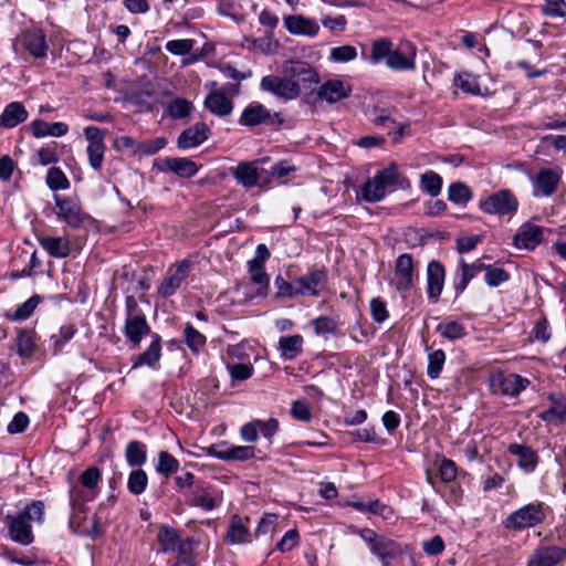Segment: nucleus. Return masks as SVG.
I'll use <instances>...</instances> for the list:
<instances>
[{"instance_id": "nucleus-27", "label": "nucleus", "mask_w": 566, "mask_h": 566, "mask_svg": "<svg viewBox=\"0 0 566 566\" xmlns=\"http://www.w3.org/2000/svg\"><path fill=\"white\" fill-rule=\"evenodd\" d=\"M283 71L289 77H295L306 84L318 83L317 72L307 63L301 61H290L285 63Z\"/></svg>"}, {"instance_id": "nucleus-58", "label": "nucleus", "mask_w": 566, "mask_h": 566, "mask_svg": "<svg viewBox=\"0 0 566 566\" xmlns=\"http://www.w3.org/2000/svg\"><path fill=\"white\" fill-rule=\"evenodd\" d=\"M446 484H447V486L443 491H441L440 489H437V492L439 494H441L442 497H444L447 503L460 505L462 496H463V490L460 486V484L455 483V482L446 483Z\"/></svg>"}, {"instance_id": "nucleus-28", "label": "nucleus", "mask_w": 566, "mask_h": 566, "mask_svg": "<svg viewBox=\"0 0 566 566\" xmlns=\"http://www.w3.org/2000/svg\"><path fill=\"white\" fill-rule=\"evenodd\" d=\"M509 452L516 457L517 464L525 472H533L538 463V454L532 448L520 444V443H511L509 446Z\"/></svg>"}, {"instance_id": "nucleus-5", "label": "nucleus", "mask_w": 566, "mask_h": 566, "mask_svg": "<svg viewBox=\"0 0 566 566\" xmlns=\"http://www.w3.org/2000/svg\"><path fill=\"white\" fill-rule=\"evenodd\" d=\"M102 480V472L97 467H90L80 475V483L88 491L85 492L77 486L70 490V504L74 512H84L85 502L91 501L96 495L95 489Z\"/></svg>"}, {"instance_id": "nucleus-55", "label": "nucleus", "mask_w": 566, "mask_h": 566, "mask_svg": "<svg viewBox=\"0 0 566 566\" xmlns=\"http://www.w3.org/2000/svg\"><path fill=\"white\" fill-rule=\"evenodd\" d=\"M484 271L485 282L491 287L500 286L501 284L507 282L511 277L510 273L503 268L486 264V269Z\"/></svg>"}, {"instance_id": "nucleus-17", "label": "nucleus", "mask_w": 566, "mask_h": 566, "mask_svg": "<svg viewBox=\"0 0 566 566\" xmlns=\"http://www.w3.org/2000/svg\"><path fill=\"white\" fill-rule=\"evenodd\" d=\"M190 265V261L182 260L174 270L170 269L158 286V294L165 298L172 296L188 277Z\"/></svg>"}, {"instance_id": "nucleus-45", "label": "nucleus", "mask_w": 566, "mask_h": 566, "mask_svg": "<svg viewBox=\"0 0 566 566\" xmlns=\"http://www.w3.org/2000/svg\"><path fill=\"white\" fill-rule=\"evenodd\" d=\"M197 545L198 541L196 538H185L184 544L177 551V558L172 566H196L193 547Z\"/></svg>"}, {"instance_id": "nucleus-38", "label": "nucleus", "mask_w": 566, "mask_h": 566, "mask_svg": "<svg viewBox=\"0 0 566 566\" xmlns=\"http://www.w3.org/2000/svg\"><path fill=\"white\" fill-rule=\"evenodd\" d=\"M349 92L339 80H331L324 83L318 90V97L329 103H335L347 96Z\"/></svg>"}, {"instance_id": "nucleus-56", "label": "nucleus", "mask_w": 566, "mask_h": 566, "mask_svg": "<svg viewBox=\"0 0 566 566\" xmlns=\"http://www.w3.org/2000/svg\"><path fill=\"white\" fill-rule=\"evenodd\" d=\"M255 457V448L252 446H229L227 447L226 461H248Z\"/></svg>"}, {"instance_id": "nucleus-36", "label": "nucleus", "mask_w": 566, "mask_h": 566, "mask_svg": "<svg viewBox=\"0 0 566 566\" xmlns=\"http://www.w3.org/2000/svg\"><path fill=\"white\" fill-rule=\"evenodd\" d=\"M232 176L237 182L245 188H252L258 184L259 172L254 163L241 161L232 169Z\"/></svg>"}, {"instance_id": "nucleus-20", "label": "nucleus", "mask_w": 566, "mask_h": 566, "mask_svg": "<svg viewBox=\"0 0 566 566\" xmlns=\"http://www.w3.org/2000/svg\"><path fill=\"white\" fill-rule=\"evenodd\" d=\"M446 280V268L438 261L432 260L427 266V294L434 302L440 297Z\"/></svg>"}, {"instance_id": "nucleus-54", "label": "nucleus", "mask_w": 566, "mask_h": 566, "mask_svg": "<svg viewBox=\"0 0 566 566\" xmlns=\"http://www.w3.org/2000/svg\"><path fill=\"white\" fill-rule=\"evenodd\" d=\"M446 361V354L442 349H436L428 356L427 374L431 379L440 376Z\"/></svg>"}, {"instance_id": "nucleus-63", "label": "nucleus", "mask_w": 566, "mask_h": 566, "mask_svg": "<svg viewBox=\"0 0 566 566\" xmlns=\"http://www.w3.org/2000/svg\"><path fill=\"white\" fill-rule=\"evenodd\" d=\"M227 367L233 380L243 381L253 374V366L251 364H228Z\"/></svg>"}, {"instance_id": "nucleus-51", "label": "nucleus", "mask_w": 566, "mask_h": 566, "mask_svg": "<svg viewBox=\"0 0 566 566\" xmlns=\"http://www.w3.org/2000/svg\"><path fill=\"white\" fill-rule=\"evenodd\" d=\"M148 484V476L146 472L140 469L136 468L129 473L128 481H127V489L128 491L134 495L142 494Z\"/></svg>"}, {"instance_id": "nucleus-41", "label": "nucleus", "mask_w": 566, "mask_h": 566, "mask_svg": "<svg viewBox=\"0 0 566 566\" xmlns=\"http://www.w3.org/2000/svg\"><path fill=\"white\" fill-rule=\"evenodd\" d=\"M367 99H373V97L364 96L360 102L363 112L366 115H373L371 122L377 126H385L387 123L395 124V120L390 117V111L388 108H380L376 105H371L370 103H366Z\"/></svg>"}, {"instance_id": "nucleus-4", "label": "nucleus", "mask_w": 566, "mask_h": 566, "mask_svg": "<svg viewBox=\"0 0 566 566\" xmlns=\"http://www.w3.org/2000/svg\"><path fill=\"white\" fill-rule=\"evenodd\" d=\"M548 512L549 506L543 502L528 503L509 514L503 521V526L513 532L533 528L544 523Z\"/></svg>"}, {"instance_id": "nucleus-16", "label": "nucleus", "mask_w": 566, "mask_h": 566, "mask_svg": "<svg viewBox=\"0 0 566 566\" xmlns=\"http://www.w3.org/2000/svg\"><path fill=\"white\" fill-rule=\"evenodd\" d=\"M531 381L517 374L504 375L502 373L492 377L491 385L495 391L503 396L516 397L525 390Z\"/></svg>"}, {"instance_id": "nucleus-8", "label": "nucleus", "mask_w": 566, "mask_h": 566, "mask_svg": "<svg viewBox=\"0 0 566 566\" xmlns=\"http://www.w3.org/2000/svg\"><path fill=\"white\" fill-rule=\"evenodd\" d=\"M106 132L97 126H87L84 128V136L88 145L86 154L91 168L97 172L102 170L106 145L104 142Z\"/></svg>"}, {"instance_id": "nucleus-49", "label": "nucleus", "mask_w": 566, "mask_h": 566, "mask_svg": "<svg viewBox=\"0 0 566 566\" xmlns=\"http://www.w3.org/2000/svg\"><path fill=\"white\" fill-rule=\"evenodd\" d=\"M168 114L174 119H184L190 116L193 111L192 102L177 97L168 104Z\"/></svg>"}, {"instance_id": "nucleus-26", "label": "nucleus", "mask_w": 566, "mask_h": 566, "mask_svg": "<svg viewBox=\"0 0 566 566\" xmlns=\"http://www.w3.org/2000/svg\"><path fill=\"white\" fill-rule=\"evenodd\" d=\"M359 536L368 545L373 554L380 558L390 556L392 541L387 539L382 536H378L377 533L370 528H363L359 531Z\"/></svg>"}, {"instance_id": "nucleus-61", "label": "nucleus", "mask_w": 566, "mask_h": 566, "mask_svg": "<svg viewBox=\"0 0 566 566\" xmlns=\"http://www.w3.org/2000/svg\"><path fill=\"white\" fill-rule=\"evenodd\" d=\"M369 310L374 322H376L377 324L384 323L389 316L387 304L380 297H374L370 301Z\"/></svg>"}, {"instance_id": "nucleus-1", "label": "nucleus", "mask_w": 566, "mask_h": 566, "mask_svg": "<svg viewBox=\"0 0 566 566\" xmlns=\"http://www.w3.org/2000/svg\"><path fill=\"white\" fill-rule=\"evenodd\" d=\"M416 54L417 48L409 40L403 39L394 45L388 39H380L374 42L369 60L374 64L385 61L389 69L397 72L413 71Z\"/></svg>"}, {"instance_id": "nucleus-13", "label": "nucleus", "mask_w": 566, "mask_h": 566, "mask_svg": "<svg viewBox=\"0 0 566 566\" xmlns=\"http://www.w3.org/2000/svg\"><path fill=\"white\" fill-rule=\"evenodd\" d=\"M413 276L415 270L411 254L403 253L399 255L396 260L391 284L400 293L408 292L412 287Z\"/></svg>"}, {"instance_id": "nucleus-52", "label": "nucleus", "mask_w": 566, "mask_h": 566, "mask_svg": "<svg viewBox=\"0 0 566 566\" xmlns=\"http://www.w3.org/2000/svg\"><path fill=\"white\" fill-rule=\"evenodd\" d=\"M179 469L178 460L168 451H160L158 454V464L156 471L165 476H170Z\"/></svg>"}, {"instance_id": "nucleus-50", "label": "nucleus", "mask_w": 566, "mask_h": 566, "mask_svg": "<svg viewBox=\"0 0 566 566\" xmlns=\"http://www.w3.org/2000/svg\"><path fill=\"white\" fill-rule=\"evenodd\" d=\"M171 172L180 178H191L198 172V166L189 158L174 157Z\"/></svg>"}, {"instance_id": "nucleus-37", "label": "nucleus", "mask_w": 566, "mask_h": 566, "mask_svg": "<svg viewBox=\"0 0 566 566\" xmlns=\"http://www.w3.org/2000/svg\"><path fill=\"white\" fill-rule=\"evenodd\" d=\"M40 245L53 258L63 259L70 255L71 248L67 239L60 237H41Z\"/></svg>"}, {"instance_id": "nucleus-2", "label": "nucleus", "mask_w": 566, "mask_h": 566, "mask_svg": "<svg viewBox=\"0 0 566 566\" xmlns=\"http://www.w3.org/2000/svg\"><path fill=\"white\" fill-rule=\"evenodd\" d=\"M410 188L409 178L399 170L397 164L391 163L365 182L361 188V198L367 202H377L384 199L387 192L405 191Z\"/></svg>"}, {"instance_id": "nucleus-34", "label": "nucleus", "mask_w": 566, "mask_h": 566, "mask_svg": "<svg viewBox=\"0 0 566 566\" xmlns=\"http://www.w3.org/2000/svg\"><path fill=\"white\" fill-rule=\"evenodd\" d=\"M27 118L28 111L24 105L20 102H12L4 107L0 116V124L6 128H13L25 122Z\"/></svg>"}, {"instance_id": "nucleus-14", "label": "nucleus", "mask_w": 566, "mask_h": 566, "mask_svg": "<svg viewBox=\"0 0 566 566\" xmlns=\"http://www.w3.org/2000/svg\"><path fill=\"white\" fill-rule=\"evenodd\" d=\"M566 558V548L558 545H538L526 566H557Z\"/></svg>"}, {"instance_id": "nucleus-42", "label": "nucleus", "mask_w": 566, "mask_h": 566, "mask_svg": "<svg viewBox=\"0 0 566 566\" xmlns=\"http://www.w3.org/2000/svg\"><path fill=\"white\" fill-rule=\"evenodd\" d=\"M436 332L439 333L443 338L455 342L467 336L465 326L458 321H446L439 323L436 327Z\"/></svg>"}, {"instance_id": "nucleus-11", "label": "nucleus", "mask_w": 566, "mask_h": 566, "mask_svg": "<svg viewBox=\"0 0 566 566\" xmlns=\"http://www.w3.org/2000/svg\"><path fill=\"white\" fill-rule=\"evenodd\" d=\"M545 229L531 221L523 222L516 230L512 244L520 250L534 251L544 241Z\"/></svg>"}, {"instance_id": "nucleus-32", "label": "nucleus", "mask_w": 566, "mask_h": 566, "mask_svg": "<svg viewBox=\"0 0 566 566\" xmlns=\"http://www.w3.org/2000/svg\"><path fill=\"white\" fill-rule=\"evenodd\" d=\"M250 537L249 526L244 523V520L238 514L232 515L224 541L230 544H241L250 542Z\"/></svg>"}, {"instance_id": "nucleus-44", "label": "nucleus", "mask_w": 566, "mask_h": 566, "mask_svg": "<svg viewBox=\"0 0 566 566\" xmlns=\"http://www.w3.org/2000/svg\"><path fill=\"white\" fill-rule=\"evenodd\" d=\"M40 302V295L35 294L31 296L29 300H27L24 303L19 305L15 311L7 312L4 316L13 322L25 321L33 314Z\"/></svg>"}, {"instance_id": "nucleus-60", "label": "nucleus", "mask_w": 566, "mask_h": 566, "mask_svg": "<svg viewBox=\"0 0 566 566\" xmlns=\"http://www.w3.org/2000/svg\"><path fill=\"white\" fill-rule=\"evenodd\" d=\"M552 332L548 321L545 316H542L534 325L531 338L541 343H547L551 339Z\"/></svg>"}, {"instance_id": "nucleus-25", "label": "nucleus", "mask_w": 566, "mask_h": 566, "mask_svg": "<svg viewBox=\"0 0 566 566\" xmlns=\"http://www.w3.org/2000/svg\"><path fill=\"white\" fill-rule=\"evenodd\" d=\"M326 274L324 271H314L296 280L297 295L316 296L325 287Z\"/></svg>"}, {"instance_id": "nucleus-39", "label": "nucleus", "mask_w": 566, "mask_h": 566, "mask_svg": "<svg viewBox=\"0 0 566 566\" xmlns=\"http://www.w3.org/2000/svg\"><path fill=\"white\" fill-rule=\"evenodd\" d=\"M125 459L129 467L140 468L147 461L146 446L137 440L129 441L126 446Z\"/></svg>"}, {"instance_id": "nucleus-15", "label": "nucleus", "mask_w": 566, "mask_h": 566, "mask_svg": "<svg viewBox=\"0 0 566 566\" xmlns=\"http://www.w3.org/2000/svg\"><path fill=\"white\" fill-rule=\"evenodd\" d=\"M186 502L190 506L212 511L220 504L221 499H219L218 494L209 484L200 482L196 483L193 490L187 494Z\"/></svg>"}, {"instance_id": "nucleus-33", "label": "nucleus", "mask_w": 566, "mask_h": 566, "mask_svg": "<svg viewBox=\"0 0 566 566\" xmlns=\"http://www.w3.org/2000/svg\"><path fill=\"white\" fill-rule=\"evenodd\" d=\"M157 542L160 545L161 553H172L179 549L180 545L184 544V539L177 528L163 525L159 527L157 534Z\"/></svg>"}, {"instance_id": "nucleus-59", "label": "nucleus", "mask_w": 566, "mask_h": 566, "mask_svg": "<svg viewBox=\"0 0 566 566\" xmlns=\"http://www.w3.org/2000/svg\"><path fill=\"white\" fill-rule=\"evenodd\" d=\"M356 442L385 444L386 439L378 436L375 426H366L360 429H356Z\"/></svg>"}, {"instance_id": "nucleus-53", "label": "nucleus", "mask_w": 566, "mask_h": 566, "mask_svg": "<svg viewBox=\"0 0 566 566\" xmlns=\"http://www.w3.org/2000/svg\"><path fill=\"white\" fill-rule=\"evenodd\" d=\"M46 185L53 190H65L70 187V181L61 168L51 167L46 174Z\"/></svg>"}, {"instance_id": "nucleus-62", "label": "nucleus", "mask_w": 566, "mask_h": 566, "mask_svg": "<svg viewBox=\"0 0 566 566\" xmlns=\"http://www.w3.org/2000/svg\"><path fill=\"white\" fill-rule=\"evenodd\" d=\"M249 273L251 275V280L261 286H269V276L265 272L264 264H260L258 261H249L248 262Z\"/></svg>"}, {"instance_id": "nucleus-40", "label": "nucleus", "mask_w": 566, "mask_h": 566, "mask_svg": "<svg viewBox=\"0 0 566 566\" xmlns=\"http://www.w3.org/2000/svg\"><path fill=\"white\" fill-rule=\"evenodd\" d=\"M454 85L460 88L463 93L470 95H482L479 76L469 73V72H460L454 75L453 80Z\"/></svg>"}, {"instance_id": "nucleus-46", "label": "nucleus", "mask_w": 566, "mask_h": 566, "mask_svg": "<svg viewBox=\"0 0 566 566\" xmlns=\"http://www.w3.org/2000/svg\"><path fill=\"white\" fill-rule=\"evenodd\" d=\"M472 198V190L462 181H454L448 188V199L455 205L465 206Z\"/></svg>"}, {"instance_id": "nucleus-6", "label": "nucleus", "mask_w": 566, "mask_h": 566, "mask_svg": "<svg viewBox=\"0 0 566 566\" xmlns=\"http://www.w3.org/2000/svg\"><path fill=\"white\" fill-rule=\"evenodd\" d=\"M239 124L250 128L259 125L279 128L284 124V116L281 112L271 113L259 102H252L242 111Z\"/></svg>"}, {"instance_id": "nucleus-48", "label": "nucleus", "mask_w": 566, "mask_h": 566, "mask_svg": "<svg viewBox=\"0 0 566 566\" xmlns=\"http://www.w3.org/2000/svg\"><path fill=\"white\" fill-rule=\"evenodd\" d=\"M420 187L431 197H437L442 189V178L439 174L428 170L420 177Z\"/></svg>"}, {"instance_id": "nucleus-47", "label": "nucleus", "mask_w": 566, "mask_h": 566, "mask_svg": "<svg viewBox=\"0 0 566 566\" xmlns=\"http://www.w3.org/2000/svg\"><path fill=\"white\" fill-rule=\"evenodd\" d=\"M184 339L187 347L193 353L199 354L205 347L207 338L197 331L190 323H187L184 329Z\"/></svg>"}, {"instance_id": "nucleus-21", "label": "nucleus", "mask_w": 566, "mask_h": 566, "mask_svg": "<svg viewBox=\"0 0 566 566\" xmlns=\"http://www.w3.org/2000/svg\"><path fill=\"white\" fill-rule=\"evenodd\" d=\"M210 128L202 122L185 129L178 136L177 145L180 149H189L201 145L209 138Z\"/></svg>"}, {"instance_id": "nucleus-3", "label": "nucleus", "mask_w": 566, "mask_h": 566, "mask_svg": "<svg viewBox=\"0 0 566 566\" xmlns=\"http://www.w3.org/2000/svg\"><path fill=\"white\" fill-rule=\"evenodd\" d=\"M44 503L40 500L32 501L17 515L8 514L6 522L10 538L20 545H30L34 541L31 523L43 522Z\"/></svg>"}, {"instance_id": "nucleus-35", "label": "nucleus", "mask_w": 566, "mask_h": 566, "mask_svg": "<svg viewBox=\"0 0 566 566\" xmlns=\"http://www.w3.org/2000/svg\"><path fill=\"white\" fill-rule=\"evenodd\" d=\"M13 49L17 52L28 51L34 57H44L49 45L45 38H15Z\"/></svg>"}, {"instance_id": "nucleus-31", "label": "nucleus", "mask_w": 566, "mask_h": 566, "mask_svg": "<svg viewBox=\"0 0 566 566\" xmlns=\"http://www.w3.org/2000/svg\"><path fill=\"white\" fill-rule=\"evenodd\" d=\"M205 106L210 113L224 117L231 114L233 102L224 95V92H211L205 99Z\"/></svg>"}, {"instance_id": "nucleus-64", "label": "nucleus", "mask_w": 566, "mask_h": 566, "mask_svg": "<svg viewBox=\"0 0 566 566\" xmlns=\"http://www.w3.org/2000/svg\"><path fill=\"white\" fill-rule=\"evenodd\" d=\"M458 474V468L454 461L443 459L439 465V476L443 483L454 482Z\"/></svg>"}, {"instance_id": "nucleus-43", "label": "nucleus", "mask_w": 566, "mask_h": 566, "mask_svg": "<svg viewBox=\"0 0 566 566\" xmlns=\"http://www.w3.org/2000/svg\"><path fill=\"white\" fill-rule=\"evenodd\" d=\"M303 337L301 335L283 336L279 340V349L285 359H294L302 353Z\"/></svg>"}, {"instance_id": "nucleus-57", "label": "nucleus", "mask_w": 566, "mask_h": 566, "mask_svg": "<svg viewBox=\"0 0 566 566\" xmlns=\"http://www.w3.org/2000/svg\"><path fill=\"white\" fill-rule=\"evenodd\" d=\"M166 145L167 139L165 137H157L147 142H140L135 149V154L142 156H151L163 149Z\"/></svg>"}, {"instance_id": "nucleus-19", "label": "nucleus", "mask_w": 566, "mask_h": 566, "mask_svg": "<svg viewBox=\"0 0 566 566\" xmlns=\"http://www.w3.org/2000/svg\"><path fill=\"white\" fill-rule=\"evenodd\" d=\"M560 175L551 168H542L532 180L533 196L535 198L551 197L558 187Z\"/></svg>"}, {"instance_id": "nucleus-12", "label": "nucleus", "mask_w": 566, "mask_h": 566, "mask_svg": "<svg viewBox=\"0 0 566 566\" xmlns=\"http://www.w3.org/2000/svg\"><path fill=\"white\" fill-rule=\"evenodd\" d=\"M279 430V421L275 418H270L266 421L255 419L241 427L240 434L245 442H255L259 439V433L272 442V438Z\"/></svg>"}, {"instance_id": "nucleus-29", "label": "nucleus", "mask_w": 566, "mask_h": 566, "mask_svg": "<svg viewBox=\"0 0 566 566\" xmlns=\"http://www.w3.org/2000/svg\"><path fill=\"white\" fill-rule=\"evenodd\" d=\"M356 511L363 514H373L377 516H381L385 520H388L392 516V509L380 502L377 497H356Z\"/></svg>"}, {"instance_id": "nucleus-23", "label": "nucleus", "mask_w": 566, "mask_h": 566, "mask_svg": "<svg viewBox=\"0 0 566 566\" xmlns=\"http://www.w3.org/2000/svg\"><path fill=\"white\" fill-rule=\"evenodd\" d=\"M551 406L544 410L539 418L548 423H558L566 418V395L557 391L548 395Z\"/></svg>"}, {"instance_id": "nucleus-22", "label": "nucleus", "mask_w": 566, "mask_h": 566, "mask_svg": "<svg viewBox=\"0 0 566 566\" xmlns=\"http://www.w3.org/2000/svg\"><path fill=\"white\" fill-rule=\"evenodd\" d=\"M161 357V336L157 333L151 334L149 346L140 354L132 358L133 368L148 366L154 368Z\"/></svg>"}, {"instance_id": "nucleus-30", "label": "nucleus", "mask_w": 566, "mask_h": 566, "mask_svg": "<svg viewBox=\"0 0 566 566\" xmlns=\"http://www.w3.org/2000/svg\"><path fill=\"white\" fill-rule=\"evenodd\" d=\"M36 333L29 328H18L14 348L21 358H30L36 349Z\"/></svg>"}, {"instance_id": "nucleus-10", "label": "nucleus", "mask_w": 566, "mask_h": 566, "mask_svg": "<svg viewBox=\"0 0 566 566\" xmlns=\"http://www.w3.org/2000/svg\"><path fill=\"white\" fill-rule=\"evenodd\" d=\"M260 88L285 101L294 99L301 94L300 84L287 75L284 77L277 75L263 76Z\"/></svg>"}, {"instance_id": "nucleus-7", "label": "nucleus", "mask_w": 566, "mask_h": 566, "mask_svg": "<svg viewBox=\"0 0 566 566\" xmlns=\"http://www.w3.org/2000/svg\"><path fill=\"white\" fill-rule=\"evenodd\" d=\"M518 200L510 189H500L479 202L481 211L488 214L513 216L518 210Z\"/></svg>"}, {"instance_id": "nucleus-18", "label": "nucleus", "mask_w": 566, "mask_h": 566, "mask_svg": "<svg viewBox=\"0 0 566 566\" xmlns=\"http://www.w3.org/2000/svg\"><path fill=\"white\" fill-rule=\"evenodd\" d=\"M123 333L133 349L139 347L145 336L154 334L145 315L125 318Z\"/></svg>"}, {"instance_id": "nucleus-9", "label": "nucleus", "mask_w": 566, "mask_h": 566, "mask_svg": "<svg viewBox=\"0 0 566 566\" xmlns=\"http://www.w3.org/2000/svg\"><path fill=\"white\" fill-rule=\"evenodd\" d=\"M54 212L71 228H80L87 214L82 210L77 199L72 197L54 196Z\"/></svg>"}, {"instance_id": "nucleus-24", "label": "nucleus", "mask_w": 566, "mask_h": 566, "mask_svg": "<svg viewBox=\"0 0 566 566\" xmlns=\"http://www.w3.org/2000/svg\"><path fill=\"white\" fill-rule=\"evenodd\" d=\"M283 21L286 30L292 34L316 35L319 31V25L315 20L301 14L286 15Z\"/></svg>"}]
</instances>
